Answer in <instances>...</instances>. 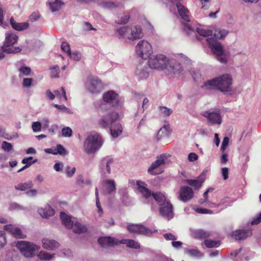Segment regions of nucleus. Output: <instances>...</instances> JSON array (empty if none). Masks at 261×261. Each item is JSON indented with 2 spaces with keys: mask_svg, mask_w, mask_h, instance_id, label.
<instances>
[{
  "mask_svg": "<svg viewBox=\"0 0 261 261\" xmlns=\"http://www.w3.org/2000/svg\"><path fill=\"white\" fill-rule=\"evenodd\" d=\"M148 65L151 69H167L173 74H179L182 71L180 64L176 60L167 59L165 56L160 54L148 58Z\"/></svg>",
  "mask_w": 261,
  "mask_h": 261,
  "instance_id": "obj_1",
  "label": "nucleus"
},
{
  "mask_svg": "<svg viewBox=\"0 0 261 261\" xmlns=\"http://www.w3.org/2000/svg\"><path fill=\"white\" fill-rule=\"evenodd\" d=\"M228 32L226 30H217L215 31L214 37L205 39L206 44L211 48L217 59L222 63H226L227 59L224 55V50L220 42L217 39H223L228 34Z\"/></svg>",
  "mask_w": 261,
  "mask_h": 261,
  "instance_id": "obj_2",
  "label": "nucleus"
},
{
  "mask_svg": "<svg viewBox=\"0 0 261 261\" xmlns=\"http://www.w3.org/2000/svg\"><path fill=\"white\" fill-rule=\"evenodd\" d=\"M118 113L112 112L103 116L99 121V123L103 128H107L111 125L110 134L114 139L117 138L122 133L123 128L121 124L119 123H115L118 119Z\"/></svg>",
  "mask_w": 261,
  "mask_h": 261,
  "instance_id": "obj_3",
  "label": "nucleus"
},
{
  "mask_svg": "<svg viewBox=\"0 0 261 261\" xmlns=\"http://www.w3.org/2000/svg\"><path fill=\"white\" fill-rule=\"evenodd\" d=\"M99 244L109 246L118 244H125L127 247L132 248L139 249L140 247L139 243L133 240L121 239L119 240L111 237H99Z\"/></svg>",
  "mask_w": 261,
  "mask_h": 261,
  "instance_id": "obj_4",
  "label": "nucleus"
},
{
  "mask_svg": "<svg viewBox=\"0 0 261 261\" xmlns=\"http://www.w3.org/2000/svg\"><path fill=\"white\" fill-rule=\"evenodd\" d=\"M60 218L65 226L68 229H72L74 233H82L86 232L87 230L85 225H82L79 222L72 220L71 217L64 212L60 213Z\"/></svg>",
  "mask_w": 261,
  "mask_h": 261,
  "instance_id": "obj_5",
  "label": "nucleus"
},
{
  "mask_svg": "<svg viewBox=\"0 0 261 261\" xmlns=\"http://www.w3.org/2000/svg\"><path fill=\"white\" fill-rule=\"evenodd\" d=\"M102 100L103 103H101L99 107L101 109H104L105 105H108L110 108L116 107L120 104L118 94L113 90L105 92L102 95Z\"/></svg>",
  "mask_w": 261,
  "mask_h": 261,
  "instance_id": "obj_6",
  "label": "nucleus"
},
{
  "mask_svg": "<svg viewBox=\"0 0 261 261\" xmlns=\"http://www.w3.org/2000/svg\"><path fill=\"white\" fill-rule=\"evenodd\" d=\"M18 36L14 33H7L6 36L5 41L2 48L7 53H17L20 52L21 49L19 47H13V45L17 42Z\"/></svg>",
  "mask_w": 261,
  "mask_h": 261,
  "instance_id": "obj_7",
  "label": "nucleus"
},
{
  "mask_svg": "<svg viewBox=\"0 0 261 261\" xmlns=\"http://www.w3.org/2000/svg\"><path fill=\"white\" fill-rule=\"evenodd\" d=\"M138 56L143 59H148L152 53V49L150 43L146 40L140 41L136 47Z\"/></svg>",
  "mask_w": 261,
  "mask_h": 261,
  "instance_id": "obj_8",
  "label": "nucleus"
},
{
  "mask_svg": "<svg viewBox=\"0 0 261 261\" xmlns=\"http://www.w3.org/2000/svg\"><path fill=\"white\" fill-rule=\"evenodd\" d=\"M16 246L26 257H32L35 251L38 250L40 248L38 246L25 241H18Z\"/></svg>",
  "mask_w": 261,
  "mask_h": 261,
  "instance_id": "obj_9",
  "label": "nucleus"
},
{
  "mask_svg": "<svg viewBox=\"0 0 261 261\" xmlns=\"http://www.w3.org/2000/svg\"><path fill=\"white\" fill-rule=\"evenodd\" d=\"M117 33L121 36L124 37L129 32L131 34L127 36L128 39L130 40H136L139 39L143 36L141 28L139 26H136L133 30H130L126 27H123L117 30Z\"/></svg>",
  "mask_w": 261,
  "mask_h": 261,
  "instance_id": "obj_10",
  "label": "nucleus"
},
{
  "mask_svg": "<svg viewBox=\"0 0 261 261\" xmlns=\"http://www.w3.org/2000/svg\"><path fill=\"white\" fill-rule=\"evenodd\" d=\"M218 77V90L223 93L232 91V77L229 74H224Z\"/></svg>",
  "mask_w": 261,
  "mask_h": 261,
  "instance_id": "obj_11",
  "label": "nucleus"
},
{
  "mask_svg": "<svg viewBox=\"0 0 261 261\" xmlns=\"http://www.w3.org/2000/svg\"><path fill=\"white\" fill-rule=\"evenodd\" d=\"M84 148L87 153H93L96 152L98 148V135L88 136L84 141Z\"/></svg>",
  "mask_w": 261,
  "mask_h": 261,
  "instance_id": "obj_12",
  "label": "nucleus"
},
{
  "mask_svg": "<svg viewBox=\"0 0 261 261\" xmlns=\"http://www.w3.org/2000/svg\"><path fill=\"white\" fill-rule=\"evenodd\" d=\"M127 230L132 233L148 236L155 232L141 224H129L126 226Z\"/></svg>",
  "mask_w": 261,
  "mask_h": 261,
  "instance_id": "obj_13",
  "label": "nucleus"
},
{
  "mask_svg": "<svg viewBox=\"0 0 261 261\" xmlns=\"http://www.w3.org/2000/svg\"><path fill=\"white\" fill-rule=\"evenodd\" d=\"M202 115L207 119L208 121L212 124L220 125L222 123L220 112L219 109L215 111H206L203 113Z\"/></svg>",
  "mask_w": 261,
  "mask_h": 261,
  "instance_id": "obj_14",
  "label": "nucleus"
},
{
  "mask_svg": "<svg viewBox=\"0 0 261 261\" xmlns=\"http://www.w3.org/2000/svg\"><path fill=\"white\" fill-rule=\"evenodd\" d=\"M168 157L169 155L165 153L158 155L156 158V160L151 164L150 167L148 169V173L152 175L160 174L161 172H156L155 170L164 165L165 161L167 160Z\"/></svg>",
  "mask_w": 261,
  "mask_h": 261,
  "instance_id": "obj_15",
  "label": "nucleus"
},
{
  "mask_svg": "<svg viewBox=\"0 0 261 261\" xmlns=\"http://www.w3.org/2000/svg\"><path fill=\"white\" fill-rule=\"evenodd\" d=\"M114 163L113 159L107 156L101 160L100 173L102 177H108L111 173V166Z\"/></svg>",
  "mask_w": 261,
  "mask_h": 261,
  "instance_id": "obj_16",
  "label": "nucleus"
},
{
  "mask_svg": "<svg viewBox=\"0 0 261 261\" xmlns=\"http://www.w3.org/2000/svg\"><path fill=\"white\" fill-rule=\"evenodd\" d=\"M101 189L105 195H111L115 192L116 184L113 179H105L101 182Z\"/></svg>",
  "mask_w": 261,
  "mask_h": 261,
  "instance_id": "obj_17",
  "label": "nucleus"
},
{
  "mask_svg": "<svg viewBox=\"0 0 261 261\" xmlns=\"http://www.w3.org/2000/svg\"><path fill=\"white\" fill-rule=\"evenodd\" d=\"M160 215L164 217L171 219L173 217V207L171 202L168 200L159 206Z\"/></svg>",
  "mask_w": 261,
  "mask_h": 261,
  "instance_id": "obj_18",
  "label": "nucleus"
},
{
  "mask_svg": "<svg viewBox=\"0 0 261 261\" xmlns=\"http://www.w3.org/2000/svg\"><path fill=\"white\" fill-rule=\"evenodd\" d=\"M194 196L192 189L188 186H182L180 189L179 199L184 202L191 200Z\"/></svg>",
  "mask_w": 261,
  "mask_h": 261,
  "instance_id": "obj_19",
  "label": "nucleus"
},
{
  "mask_svg": "<svg viewBox=\"0 0 261 261\" xmlns=\"http://www.w3.org/2000/svg\"><path fill=\"white\" fill-rule=\"evenodd\" d=\"M4 229L15 238L24 239L26 237V236L22 233L21 229L15 225L12 224L6 225L4 226Z\"/></svg>",
  "mask_w": 261,
  "mask_h": 261,
  "instance_id": "obj_20",
  "label": "nucleus"
},
{
  "mask_svg": "<svg viewBox=\"0 0 261 261\" xmlns=\"http://www.w3.org/2000/svg\"><path fill=\"white\" fill-rule=\"evenodd\" d=\"M145 185V182L141 180H138L137 181V185L138 189L141 193L143 197L145 200L149 201L150 199H152L153 193H151L150 190L145 187L144 186Z\"/></svg>",
  "mask_w": 261,
  "mask_h": 261,
  "instance_id": "obj_21",
  "label": "nucleus"
},
{
  "mask_svg": "<svg viewBox=\"0 0 261 261\" xmlns=\"http://www.w3.org/2000/svg\"><path fill=\"white\" fill-rule=\"evenodd\" d=\"M252 231L249 229L236 230L232 233V237L236 240H242L252 235Z\"/></svg>",
  "mask_w": 261,
  "mask_h": 261,
  "instance_id": "obj_22",
  "label": "nucleus"
},
{
  "mask_svg": "<svg viewBox=\"0 0 261 261\" xmlns=\"http://www.w3.org/2000/svg\"><path fill=\"white\" fill-rule=\"evenodd\" d=\"M218 77H216L204 82L201 88L205 90H218Z\"/></svg>",
  "mask_w": 261,
  "mask_h": 261,
  "instance_id": "obj_23",
  "label": "nucleus"
},
{
  "mask_svg": "<svg viewBox=\"0 0 261 261\" xmlns=\"http://www.w3.org/2000/svg\"><path fill=\"white\" fill-rule=\"evenodd\" d=\"M212 206L217 207L218 208V210L213 211L212 210H208L207 208H197L195 210V211L197 213H199V214H213V213H219L220 211H221L222 210H223L226 207V206L223 205V204H222L221 203H219L217 204H216L215 203H213Z\"/></svg>",
  "mask_w": 261,
  "mask_h": 261,
  "instance_id": "obj_24",
  "label": "nucleus"
},
{
  "mask_svg": "<svg viewBox=\"0 0 261 261\" xmlns=\"http://www.w3.org/2000/svg\"><path fill=\"white\" fill-rule=\"evenodd\" d=\"M176 7L181 18L185 21L189 22L190 18L188 9L179 3L176 4Z\"/></svg>",
  "mask_w": 261,
  "mask_h": 261,
  "instance_id": "obj_25",
  "label": "nucleus"
},
{
  "mask_svg": "<svg viewBox=\"0 0 261 261\" xmlns=\"http://www.w3.org/2000/svg\"><path fill=\"white\" fill-rule=\"evenodd\" d=\"M97 84L98 80L97 77H94L92 76H90L88 77L86 85L87 89L90 92L94 93L97 92Z\"/></svg>",
  "mask_w": 261,
  "mask_h": 261,
  "instance_id": "obj_26",
  "label": "nucleus"
},
{
  "mask_svg": "<svg viewBox=\"0 0 261 261\" xmlns=\"http://www.w3.org/2000/svg\"><path fill=\"white\" fill-rule=\"evenodd\" d=\"M42 242L43 247L47 250H53L59 246L58 242L54 240L48 238H44Z\"/></svg>",
  "mask_w": 261,
  "mask_h": 261,
  "instance_id": "obj_27",
  "label": "nucleus"
},
{
  "mask_svg": "<svg viewBox=\"0 0 261 261\" xmlns=\"http://www.w3.org/2000/svg\"><path fill=\"white\" fill-rule=\"evenodd\" d=\"M212 235L211 231L204 230L203 229H198L192 232V236L196 239H205L210 237Z\"/></svg>",
  "mask_w": 261,
  "mask_h": 261,
  "instance_id": "obj_28",
  "label": "nucleus"
},
{
  "mask_svg": "<svg viewBox=\"0 0 261 261\" xmlns=\"http://www.w3.org/2000/svg\"><path fill=\"white\" fill-rule=\"evenodd\" d=\"M10 23L13 29L18 31L27 30L29 27V24L28 22H17L15 21L13 17L10 18Z\"/></svg>",
  "mask_w": 261,
  "mask_h": 261,
  "instance_id": "obj_29",
  "label": "nucleus"
},
{
  "mask_svg": "<svg viewBox=\"0 0 261 261\" xmlns=\"http://www.w3.org/2000/svg\"><path fill=\"white\" fill-rule=\"evenodd\" d=\"M169 128V125H164L162 127L156 134V140L159 141L164 138L168 137L170 134Z\"/></svg>",
  "mask_w": 261,
  "mask_h": 261,
  "instance_id": "obj_30",
  "label": "nucleus"
},
{
  "mask_svg": "<svg viewBox=\"0 0 261 261\" xmlns=\"http://www.w3.org/2000/svg\"><path fill=\"white\" fill-rule=\"evenodd\" d=\"M152 198L155 200L159 206L168 201L165 195L163 193L160 192L153 193Z\"/></svg>",
  "mask_w": 261,
  "mask_h": 261,
  "instance_id": "obj_31",
  "label": "nucleus"
},
{
  "mask_svg": "<svg viewBox=\"0 0 261 261\" xmlns=\"http://www.w3.org/2000/svg\"><path fill=\"white\" fill-rule=\"evenodd\" d=\"M184 253L194 257H200L202 256V254L196 247L194 248H185Z\"/></svg>",
  "mask_w": 261,
  "mask_h": 261,
  "instance_id": "obj_32",
  "label": "nucleus"
},
{
  "mask_svg": "<svg viewBox=\"0 0 261 261\" xmlns=\"http://www.w3.org/2000/svg\"><path fill=\"white\" fill-rule=\"evenodd\" d=\"M38 212L43 218H47L48 217L54 215L55 214L54 210L49 206L46 207L45 209H39Z\"/></svg>",
  "mask_w": 261,
  "mask_h": 261,
  "instance_id": "obj_33",
  "label": "nucleus"
},
{
  "mask_svg": "<svg viewBox=\"0 0 261 261\" xmlns=\"http://www.w3.org/2000/svg\"><path fill=\"white\" fill-rule=\"evenodd\" d=\"M33 187V182L32 181H29L24 183H20L15 186V189L20 191H24L27 189H30Z\"/></svg>",
  "mask_w": 261,
  "mask_h": 261,
  "instance_id": "obj_34",
  "label": "nucleus"
},
{
  "mask_svg": "<svg viewBox=\"0 0 261 261\" xmlns=\"http://www.w3.org/2000/svg\"><path fill=\"white\" fill-rule=\"evenodd\" d=\"M63 5V3L59 0H55L54 3H49L50 9L53 12L59 10Z\"/></svg>",
  "mask_w": 261,
  "mask_h": 261,
  "instance_id": "obj_35",
  "label": "nucleus"
},
{
  "mask_svg": "<svg viewBox=\"0 0 261 261\" xmlns=\"http://www.w3.org/2000/svg\"><path fill=\"white\" fill-rule=\"evenodd\" d=\"M204 244L207 248L217 247L220 245L219 241H214L212 240L206 239L205 240Z\"/></svg>",
  "mask_w": 261,
  "mask_h": 261,
  "instance_id": "obj_36",
  "label": "nucleus"
},
{
  "mask_svg": "<svg viewBox=\"0 0 261 261\" xmlns=\"http://www.w3.org/2000/svg\"><path fill=\"white\" fill-rule=\"evenodd\" d=\"M183 31L189 36L195 34L194 28L187 23L183 24Z\"/></svg>",
  "mask_w": 261,
  "mask_h": 261,
  "instance_id": "obj_37",
  "label": "nucleus"
},
{
  "mask_svg": "<svg viewBox=\"0 0 261 261\" xmlns=\"http://www.w3.org/2000/svg\"><path fill=\"white\" fill-rule=\"evenodd\" d=\"M19 77H22L24 76L29 75L31 73V70L29 67L22 66L19 69Z\"/></svg>",
  "mask_w": 261,
  "mask_h": 261,
  "instance_id": "obj_38",
  "label": "nucleus"
},
{
  "mask_svg": "<svg viewBox=\"0 0 261 261\" xmlns=\"http://www.w3.org/2000/svg\"><path fill=\"white\" fill-rule=\"evenodd\" d=\"M197 33L201 36L202 37H209L212 35L213 32L210 30H205L201 28L196 29Z\"/></svg>",
  "mask_w": 261,
  "mask_h": 261,
  "instance_id": "obj_39",
  "label": "nucleus"
},
{
  "mask_svg": "<svg viewBox=\"0 0 261 261\" xmlns=\"http://www.w3.org/2000/svg\"><path fill=\"white\" fill-rule=\"evenodd\" d=\"M147 67H145L139 70V68L138 67L136 73L141 79L147 78L149 75V72L147 71Z\"/></svg>",
  "mask_w": 261,
  "mask_h": 261,
  "instance_id": "obj_40",
  "label": "nucleus"
},
{
  "mask_svg": "<svg viewBox=\"0 0 261 261\" xmlns=\"http://www.w3.org/2000/svg\"><path fill=\"white\" fill-rule=\"evenodd\" d=\"M187 182L190 186L194 187L195 189H199L202 183V181L198 179H188Z\"/></svg>",
  "mask_w": 261,
  "mask_h": 261,
  "instance_id": "obj_41",
  "label": "nucleus"
},
{
  "mask_svg": "<svg viewBox=\"0 0 261 261\" xmlns=\"http://www.w3.org/2000/svg\"><path fill=\"white\" fill-rule=\"evenodd\" d=\"M38 257L41 259L49 260L52 258L54 255L45 251H41L37 255Z\"/></svg>",
  "mask_w": 261,
  "mask_h": 261,
  "instance_id": "obj_42",
  "label": "nucleus"
},
{
  "mask_svg": "<svg viewBox=\"0 0 261 261\" xmlns=\"http://www.w3.org/2000/svg\"><path fill=\"white\" fill-rule=\"evenodd\" d=\"M159 109L161 112L166 117L169 116L173 112L171 109L166 107H160Z\"/></svg>",
  "mask_w": 261,
  "mask_h": 261,
  "instance_id": "obj_43",
  "label": "nucleus"
},
{
  "mask_svg": "<svg viewBox=\"0 0 261 261\" xmlns=\"http://www.w3.org/2000/svg\"><path fill=\"white\" fill-rule=\"evenodd\" d=\"M2 148L5 151L10 152L13 149V146L10 143L3 141L2 143Z\"/></svg>",
  "mask_w": 261,
  "mask_h": 261,
  "instance_id": "obj_44",
  "label": "nucleus"
},
{
  "mask_svg": "<svg viewBox=\"0 0 261 261\" xmlns=\"http://www.w3.org/2000/svg\"><path fill=\"white\" fill-rule=\"evenodd\" d=\"M62 51L66 53L68 55L71 54V50L69 44L67 42H63L61 45Z\"/></svg>",
  "mask_w": 261,
  "mask_h": 261,
  "instance_id": "obj_45",
  "label": "nucleus"
},
{
  "mask_svg": "<svg viewBox=\"0 0 261 261\" xmlns=\"http://www.w3.org/2000/svg\"><path fill=\"white\" fill-rule=\"evenodd\" d=\"M66 153V151L64 147L62 145L59 144L57 146V147L55 149V151L53 153V154H60L64 155Z\"/></svg>",
  "mask_w": 261,
  "mask_h": 261,
  "instance_id": "obj_46",
  "label": "nucleus"
},
{
  "mask_svg": "<svg viewBox=\"0 0 261 261\" xmlns=\"http://www.w3.org/2000/svg\"><path fill=\"white\" fill-rule=\"evenodd\" d=\"M62 136L65 137H70L72 135V130L69 127H64L62 130Z\"/></svg>",
  "mask_w": 261,
  "mask_h": 261,
  "instance_id": "obj_47",
  "label": "nucleus"
},
{
  "mask_svg": "<svg viewBox=\"0 0 261 261\" xmlns=\"http://www.w3.org/2000/svg\"><path fill=\"white\" fill-rule=\"evenodd\" d=\"M59 68L58 66L51 68L50 74L52 77H58L59 74Z\"/></svg>",
  "mask_w": 261,
  "mask_h": 261,
  "instance_id": "obj_48",
  "label": "nucleus"
},
{
  "mask_svg": "<svg viewBox=\"0 0 261 261\" xmlns=\"http://www.w3.org/2000/svg\"><path fill=\"white\" fill-rule=\"evenodd\" d=\"M33 158L32 156H30L28 158H24L22 161V163L24 164H29L30 166L37 162V160H34L33 161Z\"/></svg>",
  "mask_w": 261,
  "mask_h": 261,
  "instance_id": "obj_49",
  "label": "nucleus"
},
{
  "mask_svg": "<svg viewBox=\"0 0 261 261\" xmlns=\"http://www.w3.org/2000/svg\"><path fill=\"white\" fill-rule=\"evenodd\" d=\"M40 14L39 12H34L29 17V19L31 21L34 22L38 20L40 17Z\"/></svg>",
  "mask_w": 261,
  "mask_h": 261,
  "instance_id": "obj_50",
  "label": "nucleus"
},
{
  "mask_svg": "<svg viewBox=\"0 0 261 261\" xmlns=\"http://www.w3.org/2000/svg\"><path fill=\"white\" fill-rule=\"evenodd\" d=\"M33 82L32 78H24L23 80L22 86L23 87L28 88L30 87Z\"/></svg>",
  "mask_w": 261,
  "mask_h": 261,
  "instance_id": "obj_51",
  "label": "nucleus"
},
{
  "mask_svg": "<svg viewBox=\"0 0 261 261\" xmlns=\"http://www.w3.org/2000/svg\"><path fill=\"white\" fill-rule=\"evenodd\" d=\"M163 237L167 241L171 240L174 241L177 239V237L171 233H164Z\"/></svg>",
  "mask_w": 261,
  "mask_h": 261,
  "instance_id": "obj_52",
  "label": "nucleus"
},
{
  "mask_svg": "<svg viewBox=\"0 0 261 261\" xmlns=\"http://www.w3.org/2000/svg\"><path fill=\"white\" fill-rule=\"evenodd\" d=\"M229 138L227 137H224L222 141V143L221 147V150L224 151L227 148L229 143Z\"/></svg>",
  "mask_w": 261,
  "mask_h": 261,
  "instance_id": "obj_53",
  "label": "nucleus"
},
{
  "mask_svg": "<svg viewBox=\"0 0 261 261\" xmlns=\"http://www.w3.org/2000/svg\"><path fill=\"white\" fill-rule=\"evenodd\" d=\"M32 127L34 132H39L41 129V124L38 121L35 122L33 123Z\"/></svg>",
  "mask_w": 261,
  "mask_h": 261,
  "instance_id": "obj_54",
  "label": "nucleus"
},
{
  "mask_svg": "<svg viewBox=\"0 0 261 261\" xmlns=\"http://www.w3.org/2000/svg\"><path fill=\"white\" fill-rule=\"evenodd\" d=\"M70 57L74 60L79 61L81 59L82 55L79 51H75L69 55Z\"/></svg>",
  "mask_w": 261,
  "mask_h": 261,
  "instance_id": "obj_55",
  "label": "nucleus"
},
{
  "mask_svg": "<svg viewBox=\"0 0 261 261\" xmlns=\"http://www.w3.org/2000/svg\"><path fill=\"white\" fill-rule=\"evenodd\" d=\"M129 19V15L128 14H124L121 17V20L117 22L118 24H125L126 23Z\"/></svg>",
  "mask_w": 261,
  "mask_h": 261,
  "instance_id": "obj_56",
  "label": "nucleus"
},
{
  "mask_svg": "<svg viewBox=\"0 0 261 261\" xmlns=\"http://www.w3.org/2000/svg\"><path fill=\"white\" fill-rule=\"evenodd\" d=\"M6 244V239L5 233L3 231H0V248L4 247Z\"/></svg>",
  "mask_w": 261,
  "mask_h": 261,
  "instance_id": "obj_57",
  "label": "nucleus"
},
{
  "mask_svg": "<svg viewBox=\"0 0 261 261\" xmlns=\"http://www.w3.org/2000/svg\"><path fill=\"white\" fill-rule=\"evenodd\" d=\"M75 172V168L73 167L72 169L69 166H67L66 170V174L69 177H71Z\"/></svg>",
  "mask_w": 261,
  "mask_h": 261,
  "instance_id": "obj_58",
  "label": "nucleus"
},
{
  "mask_svg": "<svg viewBox=\"0 0 261 261\" xmlns=\"http://www.w3.org/2000/svg\"><path fill=\"white\" fill-rule=\"evenodd\" d=\"M198 158V155L194 152L190 153L189 154L188 157V160L190 162H194V161L197 160Z\"/></svg>",
  "mask_w": 261,
  "mask_h": 261,
  "instance_id": "obj_59",
  "label": "nucleus"
},
{
  "mask_svg": "<svg viewBox=\"0 0 261 261\" xmlns=\"http://www.w3.org/2000/svg\"><path fill=\"white\" fill-rule=\"evenodd\" d=\"M102 5L104 7L107 8L109 9H113L116 7V5L111 2H106L102 4Z\"/></svg>",
  "mask_w": 261,
  "mask_h": 261,
  "instance_id": "obj_60",
  "label": "nucleus"
},
{
  "mask_svg": "<svg viewBox=\"0 0 261 261\" xmlns=\"http://www.w3.org/2000/svg\"><path fill=\"white\" fill-rule=\"evenodd\" d=\"M261 222V213L254 217L251 221L252 225L257 224Z\"/></svg>",
  "mask_w": 261,
  "mask_h": 261,
  "instance_id": "obj_61",
  "label": "nucleus"
},
{
  "mask_svg": "<svg viewBox=\"0 0 261 261\" xmlns=\"http://www.w3.org/2000/svg\"><path fill=\"white\" fill-rule=\"evenodd\" d=\"M172 246L173 248L178 249L181 248L182 245V242L181 241H172L171 242Z\"/></svg>",
  "mask_w": 261,
  "mask_h": 261,
  "instance_id": "obj_62",
  "label": "nucleus"
},
{
  "mask_svg": "<svg viewBox=\"0 0 261 261\" xmlns=\"http://www.w3.org/2000/svg\"><path fill=\"white\" fill-rule=\"evenodd\" d=\"M84 29L85 31H90V30H96L95 28H94L92 25L88 22H85L83 24Z\"/></svg>",
  "mask_w": 261,
  "mask_h": 261,
  "instance_id": "obj_63",
  "label": "nucleus"
},
{
  "mask_svg": "<svg viewBox=\"0 0 261 261\" xmlns=\"http://www.w3.org/2000/svg\"><path fill=\"white\" fill-rule=\"evenodd\" d=\"M46 97L50 100H53L55 98V95L49 89L45 92Z\"/></svg>",
  "mask_w": 261,
  "mask_h": 261,
  "instance_id": "obj_64",
  "label": "nucleus"
}]
</instances>
